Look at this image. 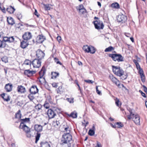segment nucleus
Masks as SVG:
<instances>
[{"mask_svg":"<svg viewBox=\"0 0 147 147\" xmlns=\"http://www.w3.org/2000/svg\"><path fill=\"white\" fill-rule=\"evenodd\" d=\"M31 61L28 59H26L24 61V64L26 65H28L30 67L31 64Z\"/></svg>","mask_w":147,"mask_h":147,"instance_id":"32","label":"nucleus"},{"mask_svg":"<svg viewBox=\"0 0 147 147\" xmlns=\"http://www.w3.org/2000/svg\"><path fill=\"white\" fill-rule=\"evenodd\" d=\"M22 37L24 40L28 41L32 38V35L31 32H25Z\"/></svg>","mask_w":147,"mask_h":147,"instance_id":"11","label":"nucleus"},{"mask_svg":"<svg viewBox=\"0 0 147 147\" xmlns=\"http://www.w3.org/2000/svg\"><path fill=\"white\" fill-rule=\"evenodd\" d=\"M36 55L37 59L41 60L44 58L45 53L40 49H38L36 51Z\"/></svg>","mask_w":147,"mask_h":147,"instance_id":"7","label":"nucleus"},{"mask_svg":"<svg viewBox=\"0 0 147 147\" xmlns=\"http://www.w3.org/2000/svg\"><path fill=\"white\" fill-rule=\"evenodd\" d=\"M96 146L98 147H101V144L100 142L97 141Z\"/></svg>","mask_w":147,"mask_h":147,"instance_id":"61","label":"nucleus"},{"mask_svg":"<svg viewBox=\"0 0 147 147\" xmlns=\"http://www.w3.org/2000/svg\"><path fill=\"white\" fill-rule=\"evenodd\" d=\"M15 10V9L11 6H9L7 8V11L10 13H13Z\"/></svg>","mask_w":147,"mask_h":147,"instance_id":"25","label":"nucleus"},{"mask_svg":"<svg viewBox=\"0 0 147 147\" xmlns=\"http://www.w3.org/2000/svg\"><path fill=\"white\" fill-rule=\"evenodd\" d=\"M1 97L4 99V100L6 101H8L10 100V99L8 96L7 98H5V93H3L1 95Z\"/></svg>","mask_w":147,"mask_h":147,"instance_id":"37","label":"nucleus"},{"mask_svg":"<svg viewBox=\"0 0 147 147\" xmlns=\"http://www.w3.org/2000/svg\"><path fill=\"white\" fill-rule=\"evenodd\" d=\"M95 28L97 30L102 29L104 25L102 21L100 20H96L93 22Z\"/></svg>","mask_w":147,"mask_h":147,"instance_id":"4","label":"nucleus"},{"mask_svg":"<svg viewBox=\"0 0 147 147\" xmlns=\"http://www.w3.org/2000/svg\"><path fill=\"white\" fill-rule=\"evenodd\" d=\"M30 93L33 94H35L38 92V89L36 86H32L29 89Z\"/></svg>","mask_w":147,"mask_h":147,"instance_id":"15","label":"nucleus"},{"mask_svg":"<svg viewBox=\"0 0 147 147\" xmlns=\"http://www.w3.org/2000/svg\"><path fill=\"white\" fill-rule=\"evenodd\" d=\"M7 21L9 24L11 25H12L15 24L13 19L11 17L7 18Z\"/></svg>","mask_w":147,"mask_h":147,"instance_id":"24","label":"nucleus"},{"mask_svg":"<svg viewBox=\"0 0 147 147\" xmlns=\"http://www.w3.org/2000/svg\"><path fill=\"white\" fill-rule=\"evenodd\" d=\"M54 59V61H55V62H56V63H57V62L59 61V59H58L56 57Z\"/></svg>","mask_w":147,"mask_h":147,"instance_id":"64","label":"nucleus"},{"mask_svg":"<svg viewBox=\"0 0 147 147\" xmlns=\"http://www.w3.org/2000/svg\"><path fill=\"white\" fill-rule=\"evenodd\" d=\"M40 133H37V135L36 136V140L35 142L37 143L38 141L39 140L40 137Z\"/></svg>","mask_w":147,"mask_h":147,"instance_id":"41","label":"nucleus"},{"mask_svg":"<svg viewBox=\"0 0 147 147\" xmlns=\"http://www.w3.org/2000/svg\"><path fill=\"white\" fill-rule=\"evenodd\" d=\"M36 71L30 70L29 69H26L24 70V74L28 77L32 76L36 73Z\"/></svg>","mask_w":147,"mask_h":147,"instance_id":"14","label":"nucleus"},{"mask_svg":"<svg viewBox=\"0 0 147 147\" xmlns=\"http://www.w3.org/2000/svg\"><path fill=\"white\" fill-rule=\"evenodd\" d=\"M38 80L39 82L41 84H45L46 82L45 78L43 77L40 76L38 78Z\"/></svg>","mask_w":147,"mask_h":147,"instance_id":"29","label":"nucleus"},{"mask_svg":"<svg viewBox=\"0 0 147 147\" xmlns=\"http://www.w3.org/2000/svg\"><path fill=\"white\" fill-rule=\"evenodd\" d=\"M135 61H136V62H135V64L136 67L138 69V68L140 67V65H139V63L136 60Z\"/></svg>","mask_w":147,"mask_h":147,"instance_id":"53","label":"nucleus"},{"mask_svg":"<svg viewBox=\"0 0 147 147\" xmlns=\"http://www.w3.org/2000/svg\"><path fill=\"white\" fill-rule=\"evenodd\" d=\"M33 94H29L28 96V97L30 99V100L32 101L34 98V96L33 95Z\"/></svg>","mask_w":147,"mask_h":147,"instance_id":"40","label":"nucleus"},{"mask_svg":"<svg viewBox=\"0 0 147 147\" xmlns=\"http://www.w3.org/2000/svg\"><path fill=\"white\" fill-rule=\"evenodd\" d=\"M96 92L99 95H100L101 94V92L100 91H99L98 89V86H96Z\"/></svg>","mask_w":147,"mask_h":147,"instance_id":"57","label":"nucleus"},{"mask_svg":"<svg viewBox=\"0 0 147 147\" xmlns=\"http://www.w3.org/2000/svg\"><path fill=\"white\" fill-rule=\"evenodd\" d=\"M41 60L35 59L33 61H32V63L34 67L39 68L41 65Z\"/></svg>","mask_w":147,"mask_h":147,"instance_id":"10","label":"nucleus"},{"mask_svg":"<svg viewBox=\"0 0 147 147\" xmlns=\"http://www.w3.org/2000/svg\"><path fill=\"white\" fill-rule=\"evenodd\" d=\"M114 48L112 46H109L108 48H106L105 50V52H110L114 50Z\"/></svg>","mask_w":147,"mask_h":147,"instance_id":"33","label":"nucleus"},{"mask_svg":"<svg viewBox=\"0 0 147 147\" xmlns=\"http://www.w3.org/2000/svg\"><path fill=\"white\" fill-rule=\"evenodd\" d=\"M51 75L52 76L51 77L52 78H56L57 77L59 76V74L56 72H52L51 73Z\"/></svg>","mask_w":147,"mask_h":147,"instance_id":"34","label":"nucleus"},{"mask_svg":"<svg viewBox=\"0 0 147 147\" xmlns=\"http://www.w3.org/2000/svg\"><path fill=\"white\" fill-rule=\"evenodd\" d=\"M90 46H88L87 45L84 46L83 47V50L86 52L89 53L90 52Z\"/></svg>","mask_w":147,"mask_h":147,"instance_id":"27","label":"nucleus"},{"mask_svg":"<svg viewBox=\"0 0 147 147\" xmlns=\"http://www.w3.org/2000/svg\"><path fill=\"white\" fill-rule=\"evenodd\" d=\"M1 59L2 61L5 63L8 62L7 58L6 56L3 57Z\"/></svg>","mask_w":147,"mask_h":147,"instance_id":"42","label":"nucleus"},{"mask_svg":"<svg viewBox=\"0 0 147 147\" xmlns=\"http://www.w3.org/2000/svg\"><path fill=\"white\" fill-rule=\"evenodd\" d=\"M20 121H21V123H24V122H28L30 121V118H26L25 119H20Z\"/></svg>","mask_w":147,"mask_h":147,"instance_id":"38","label":"nucleus"},{"mask_svg":"<svg viewBox=\"0 0 147 147\" xmlns=\"http://www.w3.org/2000/svg\"><path fill=\"white\" fill-rule=\"evenodd\" d=\"M45 38L42 35H39L37 36V41L39 43H42L45 40Z\"/></svg>","mask_w":147,"mask_h":147,"instance_id":"20","label":"nucleus"},{"mask_svg":"<svg viewBox=\"0 0 147 147\" xmlns=\"http://www.w3.org/2000/svg\"><path fill=\"white\" fill-rule=\"evenodd\" d=\"M30 132H26V136L28 138H30L31 136V134L30 133Z\"/></svg>","mask_w":147,"mask_h":147,"instance_id":"52","label":"nucleus"},{"mask_svg":"<svg viewBox=\"0 0 147 147\" xmlns=\"http://www.w3.org/2000/svg\"><path fill=\"white\" fill-rule=\"evenodd\" d=\"M139 92L141 93L142 96H143L144 97H146V96L144 92H143L141 90H140Z\"/></svg>","mask_w":147,"mask_h":147,"instance_id":"56","label":"nucleus"},{"mask_svg":"<svg viewBox=\"0 0 147 147\" xmlns=\"http://www.w3.org/2000/svg\"><path fill=\"white\" fill-rule=\"evenodd\" d=\"M131 119L136 124L138 125H140V117L138 115L134 114V116H131Z\"/></svg>","mask_w":147,"mask_h":147,"instance_id":"9","label":"nucleus"},{"mask_svg":"<svg viewBox=\"0 0 147 147\" xmlns=\"http://www.w3.org/2000/svg\"><path fill=\"white\" fill-rule=\"evenodd\" d=\"M84 81L85 82L88 83L89 84H92L94 82V81H92V80H84Z\"/></svg>","mask_w":147,"mask_h":147,"instance_id":"51","label":"nucleus"},{"mask_svg":"<svg viewBox=\"0 0 147 147\" xmlns=\"http://www.w3.org/2000/svg\"><path fill=\"white\" fill-rule=\"evenodd\" d=\"M19 128L22 129L25 133L28 132H30V129L24 123H21L19 126Z\"/></svg>","mask_w":147,"mask_h":147,"instance_id":"12","label":"nucleus"},{"mask_svg":"<svg viewBox=\"0 0 147 147\" xmlns=\"http://www.w3.org/2000/svg\"><path fill=\"white\" fill-rule=\"evenodd\" d=\"M69 117H71L74 118H76L77 117V113L76 112H72L69 115Z\"/></svg>","mask_w":147,"mask_h":147,"instance_id":"35","label":"nucleus"},{"mask_svg":"<svg viewBox=\"0 0 147 147\" xmlns=\"http://www.w3.org/2000/svg\"><path fill=\"white\" fill-rule=\"evenodd\" d=\"M128 111L129 112L130 114L127 116V119L128 120H130L131 119V116H134V114L132 112L133 110L129 108H127Z\"/></svg>","mask_w":147,"mask_h":147,"instance_id":"23","label":"nucleus"},{"mask_svg":"<svg viewBox=\"0 0 147 147\" xmlns=\"http://www.w3.org/2000/svg\"><path fill=\"white\" fill-rule=\"evenodd\" d=\"M52 125L54 127L56 128H58L60 126V123L58 121H53Z\"/></svg>","mask_w":147,"mask_h":147,"instance_id":"26","label":"nucleus"},{"mask_svg":"<svg viewBox=\"0 0 147 147\" xmlns=\"http://www.w3.org/2000/svg\"><path fill=\"white\" fill-rule=\"evenodd\" d=\"M116 124L117 125V127L121 128L123 126V125L120 122H117L116 123Z\"/></svg>","mask_w":147,"mask_h":147,"instance_id":"43","label":"nucleus"},{"mask_svg":"<svg viewBox=\"0 0 147 147\" xmlns=\"http://www.w3.org/2000/svg\"><path fill=\"white\" fill-rule=\"evenodd\" d=\"M50 104L48 103L45 102L44 105V107L47 109H48L50 107Z\"/></svg>","mask_w":147,"mask_h":147,"instance_id":"47","label":"nucleus"},{"mask_svg":"<svg viewBox=\"0 0 147 147\" xmlns=\"http://www.w3.org/2000/svg\"><path fill=\"white\" fill-rule=\"evenodd\" d=\"M141 80L143 82H145V78L144 75V74L140 75Z\"/></svg>","mask_w":147,"mask_h":147,"instance_id":"48","label":"nucleus"},{"mask_svg":"<svg viewBox=\"0 0 147 147\" xmlns=\"http://www.w3.org/2000/svg\"><path fill=\"white\" fill-rule=\"evenodd\" d=\"M112 68L113 72L116 75L121 77L123 74L124 71L120 67L112 65Z\"/></svg>","mask_w":147,"mask_h":147,"instance_id":"3","label":"nucleus"},{"mask_svg":"<svg viewBox=\"0 0 147 147\" xmlns=\"http://www.w3.org/2000/svg\"><path fill=\"white\" fill-rule=\"evenodd\" d=\"M42 107V105L40 104H38L35 106V108L36 110H39L41 109Z\"/></svg>","mask_w":147,"mask_h":147,"instance_id":"46","label":"nucleus"},{"mask_svg":"<svg viewBox=\"0 0 147 147\" xmlns=\"http://www.w3.org/2000/svg\"><path fill=\"white\" fill-rule=\"evenodd\" d=\"M52 86L53 87L55 88H57L58 86L57 84L55 83H53Z\"/></svg>","mask_w":147,"mask_h":147,"instance_id":"63","label":"nucleus"},{"mask_svg":"<svg viewBox=\"0 0 147 147\" xmlns=\"http://www.w3.org/2000/svg\"><path fill=\"white\" fill-rule=\"evenodd\" d=\"M95 133L93 129H90L88 131V134L90 136H93Z\"/></svg>","mask_w":147,"mask_h":147,"instance_id":"39","label":"nucleus"},{"mask_svg":"<svg viewBox=\"0 0 147 147\" xmlns=\"http://www.w3.org/2000/svg\"><path fill=\"white\" fill-rule=\"evenodd\" d=\"M47 115L49 119H52L55 117L56 115V114L52 109H49L47 111Z\"/></svg>","mask_w":147,"mask_h":147,"instance_id":"13","label":"nucleus"},{"mask_svg":"<svg viewBox=\"0 0 147 147\" xmlns=\"http://www.w3.org/2000/svg\"><path fill=\"white\" fill-rule=\"evenodd\" d=\"M46 69L45 67L43 66L40 71L39 72L40 76L43 77L46 73Z\"/></svg>","mask_w":147,"mask_h":147,"instance_id":"22","label":"nucleus"},{"mask_svg":"<svg viewBox=\"0 0 147 147\" xmlns=\"http://www.w3.org/2000/svg\"><path fill=\"white\" fill-rule=\"evenodd\" d=\"M79 8L78 9L77 8V9L78 10H79V9H82L84 8L83 5L82 4L80 5H79Z\"/></svg>","mask_w":147,"mask_h":147,"instance_id":"58","label":"nucleus"},{"mask_svg":"<svg viewBox=\"0 0 147 147\" xmlns=\"http://www.w3.org/2000/svg\"><path fill=\"white\" fill-rule=\"evenodd\" d=\"M40 147H50V144L47 142H41Z\"/></svg>","mask_w":147,"mask_h":147,"instance_id":"28","label":"nucleus"},{"mask_svg":"<svg viewBox=\"0 0 147 147\" xmlns=\"http://www.w3.org/2000/svg\"><path fill=\"white\" fill-rule=\"evenodd\" d=\"M34 14L38 18L40 16V15L38 14V12L37 11L36 9H35V12H34Z\"/></svg>","mask_w":147,"mask_h":147,"instance_id":"55","label":"nucleus"},{"mask_svg":"<svg viewBox=\"0 0 147 147\" xmlns=\"http://www.w3.org/2000/svg\"><path fill=\"white\" fill-rule=\"evenodd\" d=\"M17 90L18 92L21 93H24L26 91L25 88L22 85L18 86L17 88Z\"/></svg>","mask_w":147,"mask_h":147,"instance_id":"18","label":"nucleus"},{"mask_svg":"<svg viewBox=\"0 0 147 147\" xmlns=\"http://www.w3.org/2000/svg\"><path fill=\"white\" fill-rule=\"evenodd\" d=\"M72 140V136L69 133H65L62 136L61 140L70 142Z\"/></svg>","mask_w":147,"mask_h":147,"instance_id":"6","label":"nucleus"},{"mask_svg":"<svg viewBox=\"0 0 147 147\" xmlns=\"http://www.w3.org/2000/svg\"><path fill=\"white\" fill-rule=\"evenodd\" d=\"M22 115L20 113V111L19 110L18 112L16 114L15 117L16 118H21Z\"/></svg>","mask_w":147,"mask_h":147,"instance_id":"31","label":"nucleus"},{"mask_svg":"<svg viewBox=\"0 0 147 147\" xmlns=\"http://www.w3.org/2000/svg\"><path fill=\"white\" fill-rule=\"evenodd\" d=\"M14 40V38L13 36L8 37H4L3 40H0V48H4L6 47L7 45L6 42H13Z\"/></svg>","mask_w":147,"mask_h":147,"instance_id":"1","label":"nucleus"},{"mask_svg":"<svg viewBox=\"0 0 147 147\" xmlns=\"http://www.w3.org/2000/svg\"><path fill=\"white\" fill-rule=\"evenodd\" d=\"M109 56L114 61H117L118 62H120L124 61V57L120 54H110Z\"/></svg>","mask_w":147,"mask_h":147,"instance_id":"2","label":"nucleus"},{"mask_svg":"<svg viewBox=\"0 0 147 147\" xmlns=\"http://www.w3.org/2000/svg\"><path fill=\"white\" fill-rule=\"evenodd\" d=\"M34 129L37 132H41L42 130V126L40 125H34Z\"/></svg>","mask_w":147,"mask_h":147,"instance_id":"21","label":"nucleus"},{"mask_svg":"<svg viewBox=\"0 0 147 147\" xmlns=\"http://www.w3.org/2000/svg\"><path fill=\"white\" fill-rule=\"evenodd\" d=\"M111 7L113 8H119L120 6L119 4L117 3H113L111 5Z\"/></svg>","mask_w":147,"mask_h":147,"instance_id":"30","label":"nucleus"},{"mask_svg":"<svg viewBox=\"0 0 147 147\" xmlns=\"http://www.w3.org/2000/svg\"><path fill=\"white\" fill-rule=\"evenodd\" d=\"M60 144L61 147H70L71 146V143L69 142H65L61 140Z\"/></svg>","mask_w":147,"mask_h":147,"instance_id":"17","label":"nucleus"},{"mask_svg":"<svg viewBox=\"0 0 147 147\" xmlns=\"http://www.w3.org/2000/svg\"><path fill=\"white\" fill-rule=\"evenodd\" d=\"M12 84L10 83H8L5 85V88L7 92H10L12 90Z\"/></svg>","mask_w":147,"mask_h":147,"instance_id":"16","label":"nucleus"},{"mask_svg":"<svg viewBox=\"0 0 147 147\" xmlns=\"http://www.w3.org/2000/svg\"><path fill=\"white\" fill-rule=\"evenodd\" d=\"M90 52L89 53H91L94 54V53L96 51V49L95 48L92 46H90Z\"/></svg>","mask_w":147,"mask_h":147,"instance_id":"36","label":"nucleus"},{"mask_svg":"<svg viewBox=\"0 0 147 147\" xmlns=\"http://www.w3.org/2000/svg\"><path fill=\"white\" fill-rule=\"evenodd\" d=\"M119 99L117 98H116L115 100V104L118 107L119 106Z\"/></svg>","mask_w":147,"mask_h":147,"instance_id":"54","label":"nucleus"},{"mask_svg":"<svg viewBox=\"0 0 147 147\" xmlns=\"http://www.w3.org/2000/svg\"><path fill=\"white\" fill-rule=\"evenodd\" d=\"M21 24V23H19L15 25V27L16 28H19L20 27V25Z\"/></svg>","mask_w":147,"mask_h":147,"instance_id":"62","label":"nucleus"},{"mask_svg":"<svg viewBox=\"0 0 147 147\" xmlns=\"http://www.w3.org/2000/svg\"><path fill=\"white\" fill-rule=\"evenodd\" d=\"M57 40L59 42H60V41L61 40V37L60 36H58L57 38Z\"/></svg>","mask_w":147,"mask_h":147,"instance_id":"60","label":"nucleus"},{"mask_svg":"<svg viewBox=\"0 0 147 147\" xmlns=\"http://www.w3.org/2000/svg\"><path fill=\"white\" fill-rule=\"evenodd\" d=\"M109 78L117 86L118 88H121L122 87H125L123 84H120L119 81L113 76H110Z\"/></svg>","mask_w":147,"mask_h":147,"instance_id":"5","label":"nucleus"},{"mask_svg":"<svg viewBox=\"0 0 147 147\" xmlns=\"http://www.w3.org/2000/svg\"><path fill=\"white\" fill-rule=\"evenodd\" d=\"M80 12H81L82 14H84V12L86 11V9L84 8V9H79L78 10Z\"/></svg>","mask_w":147,"mask_h":147,"instance_id":"50","label":"nucleus"},{"mask_svg":"<svg viewBox=\"0 0 147 147\" xmlns=\"http://www.w3.org/2000/svg\"><path fill=\"white\" fill-rule=\"evenodd\" d=\"M74 98H66V100L69 102L70 103H73L74 101Z\"/></svg>","mask_w":147,"mask_h":147,"instance_id":"44","label":"nucleus"},{"mask_svg":"<svg viewBox=\"0 0 147 147\" xmlns=\"http://www.w3.org/2000/svg\"><path fill=\"white\" fill-rule=\"evenodd\" d=\"M127 20V16L123 14L119 15L117 17V20L119 22L125 23Z\"/></svg>","mask_w":147,"mask_h":147,"instance_id":"8","label":"nucleus"},{"mask_svg":"<svg viewBox=\"0 0 147 147\" xmlns=\"http://www.w3.org/2000/svg\"><path fill=\"white\" fill-rule=\"evenodd\" d=\"M45 9L46 10H50L51 7L49 4H46L45 5Z\"/></svg>","mask_w":147,"mask_h":147,"instance_id":"45","label":"nucleus"},{"mask_svg":"<svg viewBox=\"0 0 147 147\" xmlns=\"http://www.w3.org/2000/svg\"><path fill=\"white\" fill-rule=\"evenodd\" d=\"M29 45L28 41L25 40H23L21 42L20 47L24 49L26 48Z\"/></svg>","mask_w":147,"mask_h":147,"instance_id":"19","label":"nucleus"},{"mask_svg":"<svg viewBox=\"0 0 147 147\" xmlns=\"http://www.w3.org/2000/svg\"><path fill=\"white\" fill-rule=\"evenodd\" d=\"M139 72L140 75H142L144 74L143 70L140 67L138 68Z\"/></svg>","mask_w":147,"mask_h":147,"instance_id":"49","label":"nucleus"},{"mask_svg":"<svg viewBox=\"0 0 147 147\" xmlns=\"http://www.w3.org/2000/svg\"><path fill=\"white\" fill-rule=\"evenodd\" d=\"M142 87L143 88L144 91L146 93H147V88L144 85H143Z\"/></svg>","mask_w":147,"mask_h":147,"instance_id":"59","label":"nucleus"}]
</instances>
